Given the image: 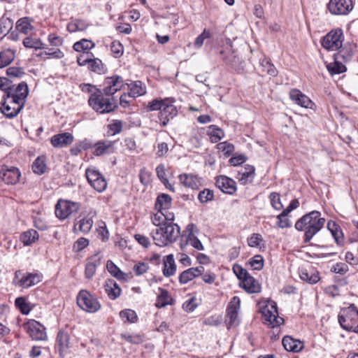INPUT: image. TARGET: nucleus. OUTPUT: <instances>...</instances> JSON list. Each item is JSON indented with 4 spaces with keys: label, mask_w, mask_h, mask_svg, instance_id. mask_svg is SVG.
Here are the masks:
<instances>
[{
    "label": "nucleus",
    "mask_w": 358,
    "mask_h": 358,
    "mask_svg": "<svg viewBox=\"0 0 358 358\" xmlns=\"http://www.w3.org/2000/svg\"><path fill=\"white\" fill-rule=\"evenodd\" d=\"M208 135L210 136V141L214 143H217L224 136V131L213 124L209 127Z\"/></svg>",
    "instance_id": "obj_41"
},
{
    "label": "nucleus",
    "mask_w": 358,
    "mask_h": 358,
    "mask_svg": "<svg viewBox=\"0 0 358 358\" xmlns=\"http://www.w3.org/2000/svg\"><path fill=\"white\" fill-rule=\"evenodd\" d=\"M259 63L263 72L273 77L278 75V71L275 66L271 62L270 59L264 57L260 59Z\"/></svg>",
    "instance_id": "obj_38"
},
{
    "label": "nucleus",
    "mask_w": 358,
    "mask_h": 358,
    "mask_svg": "<svg viewBox=\"0 0 358 358\" xmlns=\"http://www.w3.org/2000/svg\"><path fill=\"white\" fill-rule=\"evenodd\" d=\"M242 287L248 293L254 294L261 292V285L254 277L250 274L241 282Z\"/></svg>",
    "instance_id": "obj_26"
},
{
    "label": "nucleus",
    "mask_w": 358,
    "mask_h": 358,
    "mask_svg": "<svg viewBox=\"0 0 358 358\" xmlns=\"http://www.w3.org/2000/svg\"><path fill=\"white\" fill-rule=\"evenodd\" d=\"M173 99H167V101L162 106V110L159 113V119L161 122L162 127H165L168 124L170 120H172L178 114V110L173 105Z\"/></svg>",
    "instance_id": "obj_15"
},
{
    "label": "nucleus",
    "mask_w": 358,
    "mask_h": 358,
    "mask_svg": "<svg viewBox=\"0 0 358 358\" xmlns=\"http://www.w3.org/2000/svg\"><path fill=\"white\" fill-rule=\"evenodd\" d=\"M73 136L71 134L64 132L52 136L50 139L51 144L55 148H64L71 144Z\"/></svg>",
    "instance_id": "obj_24"
},
{
    "label": "nucleus",
    "mask_w": 358,
    "mask_h": 358,
    "mask_svg": "<svg viewBox=\"0 0 358 358\" xmlns=\"http://www.w3.org/2000/svg\"><path fill=\"white\" fill-rule=\"evenodd\" d=\"M344 40L342 29L332 30L326 34L322 41V45L328 50H337L342 47Z\"/></svg>",
    "instance_id": "obj_8"
},
{
    "label": "nucleus",
    "mask_w": 358,
    "mask_h": 358,
    "mask_svg": "<svg viewBox=\"0 0 358 358\" xmlns=\"http://www.w3.org/2000/svg\"><path fill=\"white\" fill-rule=\"evenodd\" d=\"M325 221L320 211L313 210L299 219L294 227L298 231H304L303 242L308 243L323 228Z\"/></svg>",
    "instance_id": "obj_1"
},
{
    "label": "nucleus",
    "mask_w": 358,
    "mask_h": 358,
    "mask_svg": "<svg viewBox=\"0 0 358 358\" xmlns=\"http://www.w3.org/2000/svg\"><path fill=\"white\" fill-rule=\"evenodd\" d=\"M24 329L32 340H47L48 336L45 327L34 320H31L24 323Z\"/></svg>",
    "instance_id": "obj_9"
},
{
    "label": "nucleus",
    "mask_w": 358,
    "mask_h": 358,
    "mask_svg": "<svg viewBox=\"0 0 358 358\" xmlns=\"http://www.w3.org/2000/svg\"><path fill=\"white\" fill-rule=\"evenodd\" d=\"M179 181L185 187L197 189L202 185V179L196 175L182 173L178 176Z\"/></svg>",
    "instance_id": "obj_21"
},
{
    "label": "nucleus",
    "mask_w": 358,
    "mask_h": 358,
    "mask_svg": "<svg viewBox=\"0 0 358 358\" xmlns=\"http://www.w3.org/2000/svg\"><path fill=\"white\" fill-rule=\"evenodd\" d=\"M250 266L255 270H261L264 266V258L262 255L254 256L249 262Z\"/></svg>",
    "instance_id": "obj_59"
},
{
    "label": "nucleus",
    "mask_w": 358,
    "mask_h": 358,
    "mask_svg": "<svg viewBox=\"0 0 358 358\" xmlns=\"http://www.w3.org/2000/svg\"><path fill=\"white\" fill-rule=\"evenodd\" d=\"M94 154L96 156H101L114 152V143L110 141H98L94 145Z\"/></svg>",
    "instance_id": "obj_32"
},
{
    "label": "nucleus",
    "mask_w": 358,
    "mask_h": 358,
    "mask_svg": "<svg viewBox=\"0 0 358 358\" xmlns=\"http://www.w3.org/2000/svg\"><path fill=\"white\" fill-rule=\"evenodd\" d=\"M15 104L17 105V108L15 106L11 107L10 105H6L5 101L2 102L0 107V110L7 118H13L22 109V103H20L19 102V103Z\"/></svg>",
    "instance_id": "obj_35"
},
{
    "label": "nucleus",
    "mask_w": 358,
    "mask_h": 358,
    "mask_svg": "<svg viewBox=\"0 0 358 358\" xmlns=\"http://www.w3.org/2000/svg\"><path fill=\"white\" fill-rule=\"evenodd\" d=\"M172 198L167 194L162 193L156 199L155 207L158 211H166L171 207Z\"/></svg>",
    "instance_id": "obj_29"
},
{
    "label": "nucleus",
    "mask_w": 358,
    "mask_h": 358,
    "mask_svg": "<svg viewBox=\"0 0 358 358\" xmlns=\"http://www.w3.org/2000/svg\"><path fill=\"white\" fill-rule=\"evenodd\" d=\"M352 51L350 48H342L341 47L340 49H338V52L335 55V57H336V59L343 60V62H346L352 58Z\"/></svg>",
    "instance_id": "obj_49"
},
{
    "label": "nucleus",
    "mask_w": 358,
    "mask_h": 358,
    "mask_svg": "<svg viewBox=\"0 0 358 358\" xmlns=\"http://www.w3.org/2000/svg\"><path fill=\"white\" fill-rule=\"evenodd\" d=\"M215 185L217 188L226 194H233L236 191V182L233 179L225 176H220L217 177L215 180Z\"/></svg>",
    "instance_id": "obj_18"
},
{
    "label": "nucleus",
    "mask_w": 358,
    "mask_h": 358,
    "mask_svg": "<svg viewBox=\"0 0 358 358\" xmlns=\"http://www.w3.org/2000/svg\"><path fill=\"white\" fill-rule=\"evenodd\" d=\"M121 338L131 344H140L143 341V338L140 334H122Z\"/></svg>",
    "instance_id": "obj_51"
},
{
    "label": "nucleus",
    "mask_w": 358,
    "mask_h": 358,
    "mask_svg": "<svg viewBox=\"0 0 358 358\" xmlns=\"http://www.w3.org/2000/svg\"><path fill=\"white\" fill-rule=\"evenodd\" d=\"M152 222L157 227H161L162 225L165 224L166 218L164 215V211H158L154 214L152 217Z\"/></svg>",
    "instance_id": "obj_57"
},
{
    "label": "nucleus",
    "mask_w": 358,
    "mask_h": 358,
    "mask_svg": "<svg viewBox=\"0 0 358 358\" xmlns=\"http://www.w3.org/2000/svg\"><path fill=\"white\" fill-rule=\"evenodd\" d=\"M176 271V265L174 261L173 255H169L165 257L164 260L163 274L165 277H170L175 274Z\"/></svg>",
    "instance_id": "obj_34"
},
{
    "label": "nucleus",
    "mask_w": 358,
    "mask_h": 358,
    "mask_svg": "<svg viewBox=\"0 0 358 358\" xmlns=\"http://www.w3.org/2000/svg\"><path fill=\"white\" fill-rule=\"evenodd\" d=\"M90 148V144L87 141H80L74 145L70 150L72 155H78L84 150Z\"/></svg>",
    "instance_id": "obj_53"
},
{
    "label": "nucleus",
    "mask_w": 358,
    "mask_h": 358,
    "mask_svg": "<svg viewBox=\"0 0 358 358\" xmlns=\"http://www.w3.org/2000/svg\"><path fill=\"white\" fill-rule=\"evenodd\" d=\"M88 69L98 74L103 73L105 71V67L102 61L98 58L92 57Z\"/></svg>",
    "instance_id": "obj_44"
},
{
    "label": "nucleus",
    "mask_w": 358,
    "mask_h": 358,
    "mask_svg": "<svg viewBox=\"0 0 358 358\" xmlns=\"http://www.w3.org/2000/svg\"><path fill=\"white\" fill-rule=\"evenodd\" d=\"M120 317L124 322L135 323L138 320V316L136 312L131 309H125L120 313Z\"/></svg>",
    "instance_id": "obj_45"
},
{
    "label": "nucleus",
    "mask_w": 358,
    "mask_h": 358,
    "mask_svg": "<svg viewBox=\"0 0 358 358\" xmlns=\"http://www.w3.org/2000/svg\"><path fill=\"white\" fill-rule=\"evenodd\" d=\"M122 122L120 120H115L113 123L108 125V134L110 136H115L122 131Z\"/></svg>",
    "instance_id": "obj_56"
},
{
    "label": "nucleus",
    "mask_w": 358,
    "mask_h": 358,
    "mask_svg": "<svg viewBox=\"0 0 358 358\" xmlns=\"http://www.w3.org/2000/svg\"><path fill=\"white\" fill-rule=\"evenodd\" d=\"M14 59V54L10 50L0 52V69L7 66Z\"/></svg>",
    "instance_id": "obj_46"
},
{
    "label": "nucleus",
    "mask_w": 358,
    "mask_h": 358,
    "mask_svg": "<svg viewBox=\"0 0 358 358\" xmlns=\"http://www.w3.org/2000/svg\"><path fill=\"white\" fill-rule=\"evenodd\" d=\"M108 271L117 280H124L126 274L122 272L111 260H108L106 263Z\"/></svg>",
    "instance_id": "obj_40"
},
{
    "label": "nucleus",
    "mask_w": 358,
    "mask_h": 358,
    "mask_svg": "<svg viewBox=\"0 0 358 358\" xmlns=\"http://www.w3.org/2000/svg\"><path fill=\"white\" fill-rule=\"evenodd\" d=\"M90 243V241L87 238L81 237L79 238L73 245V250L78 252L85 248Z\"/></svg>",
    "instance_id": "obj_58"
},
{
    "label": "nucleus",
    "mask_w": 358,
    "mask_h": 358,
    "mask_svg": "<svg viewBox=\"0 0 358 358\" xmlns=\"http://www.w3.org/2000/svg\"><path fill=\"white\" fill-rule=\"evenodd\" d=\"M13 22L7 17H2L0 20V34L8 32L12 28Z\"/></svg>",
    "instance_id": "obj_61"
},
{
    "label": "nucleus",
    "mask_w": 358,
    "mask_h": 358,
    "mask_svg": "<svg viewBox=\"0 0 358 358\" xmlns=\"http://www.w3.org/2000/svg\"><path fill=\"white\" fill-rule=\"evenodd\" d=\"M129 96L136 98L144 95L146 93L145 87L143 86L141 81L137 80L129 85Z\"/></svg>",
    "instance_id": "obj_36"
},
{
    "label": "nucleus",
    "mask_w": 358,
    "mask_h": 358,
    "mask_svg": "<svg viewBox=\"0 0 358 358\" xmlns=\"http://www.w3.org/2000/svg\"><path fill=\"white\" fill-rule=\"evenodd\" d=\"M299 276L302 280L309 284H315L320 279V273L313 268L309 269L301 268L299 271Z\"/></svg>",
    "instance_id": "obj_28"
},
{
    "label": "nucleus",
    "mask_w": 358,
    "mask_h": 358,
    "mask_svg": "<svg viewBox=\"0 0 358 358\" xmlns=\"http://www.w3.org/2000/svg\"><path fill=\"white\" fill-rule=\"evenodd\" d=\"M269 199L272 207L276 210H280L283 208L280 201V196L277 192H272L269 195Z\"/></svg>",
    "instance_id": "obj_52"
},
{
    "label": "nucleus",
    "mask_w": 358,
    "mask_h": 358,
    "mask_svg": "<svg viewBox=\"0 0 358 358\" xmlns=\"http://www.w3.org/2000/svg\"><path fill=\"white\" fill-rule=\"evenodd\" d=\"M110 50L113 56L116 58L120 57L123 53V46L118 41H113L110 45Z\"/></svg>",
    "instance_id": "obj_63"
},
{
    "label": "nucleus",
    "mask_w": 358,
    "mask_h": 358,
    "mask_svg": "<svg viewBox=\"0 0 358 358\" xmlns=\"http://www.w3.org/2000/svg\"><path fill=\"white\" fill-rule=\"evenodd\" d=\"M197 306L198 305L196 303V299L194 297H192L183 303L182 308L185 311L190 313L193 312Z\"/></svg>",
    "instance_id": "obj_64"
},
{
    "label": "nucleus",
    "mask_w": 358,
    "mask_h": 358,
    "mask_svg": "<svg viewBox=\"0 0 358 358\" xmlns=\"http://www.w3.org/2000/svg\"><path fill=\"white\" fill-rule=\"evenodd\" d=\"M240 308V299L235 296L229 302L227 308V317L226 320L228 328L238 326L239 320L238 317V312Z\"/></svg>",
    "instance_id": "obj_13"
},
{
    "label": "nucleus",
    "mask_w": 358,
    "mask_h": 358,
    "mask_svg": "<svg viewBox=\"0 0 358 358\" xmlns=\"http://www.w3.org/2000/svg\"><path fill=\"white\" fill-rule=\"evenodd\" d=\"M55 348L60 358H64L71 348L70 335L64 329L58 331L56 338Z\"/></svg>",
    "instance_id": "obj_16"
},
{
    "label": "nucleus",
    "mask_w": 358,
    "mask_h": 358,
    "mask_svg": "<svg viewBox=\"0 0 358 358\" xmlns=\"http://www.w3.org/2000/svg\"><path fill=\"white\" fill-rule=\"evenodd\" d=\"M104 287L108 296L111 300H115L119 297L122 292L118 284L113 279L107 280L105 282Z\"/></svg>",
    "instance_id": "obj_30"
},
{
    "label": "nucleus",
    "mask_w": 358,
    "mask_h": 358,
    "mask_svg": "<svg viewBox=\"0 0 358 358\" xmlns=\"http://www.w3.org/2000/svg\"><path fill=\"white\" fill-rule=\"evenodd\" d=\"M39 234L34 229L24 231V245H30L38 240Z\"/></svg>",
    "instance_id": "obj_47"
},
{
    "label": "nucleus",
    "mask_w": 358,
    "mask_h": 358,
    "mask_svg": "<svg viewBox=\"0 0 358 358\" xmlns=\"http://www.w3.org/2000/svg\"><path fill=\"white\" fill-rule=\"evenodd\" d=\"M85 175L88 182L97 192L104 191L107 187L105 178L96 170L87 169Z\"/></svg>",
    "instance_id": "obj_14"
},
{
    "label": "nucleus",
    "mask_w": 358,
    "mask_h": 358,
    "mask_svg": "<svg viewBox=\"0 0 358 358\" xmlns=\"http://www.w3.org/2000/svg\"><path fill=\"white\" fill-rule=\"evenodd\" d=\"M338 322L341 327L347 331H354L358 323V310L354 308L338 315Z\"/></svg>",
    "instance_id": "obj_11"
},
{
    "label": "nucleus",
    "mask_w": 358,
    "mask_h": 358,
    "mask_svg": "<svg viewBox=\"0 0 358 358\" xmlns=\"http://www.w3.org/2000/svg\"><path fill=\"white\" fill-rule=\"evenodd\" d=\"M167 101V99H153L152 101L148 103V105L147 106V108L150 111H154V110H161L162 108V106L165 104V103Z\"/></svg>",
    "instance_id": "obj_55"
},
{
    "label": "nucleus",
    "mask_w": 358,
    "mask_h": 358,
    "mask_svg": "<svg viewBox=\"0 0 358 358\" xmlns=\"http://www.w3.org/2000/svg\"><path fill=\"white\" fill-rule=\"evenodd\" d=\"M262 241L263 239L261 234L254 233L248 238V244L250 247L257 248Z\"/></svg>",
    "instance_id": "obj_60"
},
{
    "label": "nucleus",
    "mask_w": 358,
    "mask_h": 358,
    "mask_svg": "<svg viewBox=\"0 0 358 358\" xmlns=\"http://www.w3.org/2000/svg\"><path fill=\"white\" fill-rule=\"evenodd\" d=\"M289 98L297 105L306 108H312L314 103L306 94L297 89H292L289 92Z\"/></svg>",
    "instance_id": "obj_19"
},
{
    "label": "nucleus",
    "mask_w": 358,
    "mask_h": 358,
    "mask_svg": "<svg viewBox=\"0 0 358 358\" xmlns=\"http://www.w3.org/2000/svg\"><path fill=\"white\" fill-rule=\"evenodd\" d=\"M101 257L99 252L93 255L87 259L85 269V277L87 279H92L96 273V268L101 264Z\"/></svg>",
    "instance_id": "obj_20"
},
{
    "label": "nucleus",
    "mask_w": 358,
    "mask_h": 358,
    "mask_svg": "<svg viewBox=\"0 0 358 358\" xmlns=\"http://www.w3.org/2000/svg\"><path fill=\"white\" fill-rule=\"evenodd\" d=\"M282 343L285 349L288 352H299L304 348V345L302 341L294 339L289 336H284Z\"/></svg>",
    "instance_id": "obj_25"
},
{
    "label": "nucleus",
    "mask_w": 358,
    "mask_h": 358,
    "mask_svg": "<svg viewBox=\"0 0 358 358\" xmlns=\"http://www.w3.org/2000/svg\"><path fill=\"white\" fill-rule=\"evenodd\" d=\"M217 148L224 152V155L226 157H229L234 151V145L227 141L218 143Z\"/></svg>",
    "instance_id": "obj_54"
},
{
    "label": "nucleus",
    "mask_w": 358,
    "mask_h": 358,
    "mask_svg": "<svg viewBox=\"0 0 358 358\" xmlns=\"http://www.w3.org/2000/svg\"><path fill=\"white\" fill-rule=\"evenodd\" d=\"M149 269V265L148 263L138 262L133 267V271L136 275H141L146 273Z\"/></svg>",
    "instance_id": "obj_62"
},
{
    "label": "nucleus",
    "mask_w": 358,
    "mask_h": 358,
    "mask_svg": "<svg viewBox=\"0 0 358 358\" xmlns=\"http://www.w3.org/2000/svg\"><path fill=\"white\" fill-rule=\"evenodd\" d=\"M43 278V274L38 271L27 272L24 275V288H29L38 284L42 281Z\"/></svg>",
    "instance_id": "obj_31"
},
{
    "label": "nucleus",
    "mask_w": 358,
    "mask_h": 358,
    "mask_svg": "<svg viewBox=\"0 0 358 358\" xmlns=\"http://www.w3.org/2000/svg\"><path fill=\"white\" fill-rule=\"evenodd\" d=\"M214 199V192L210 189H204L198 194V199L201 203H206Z\"/></svg>",
    "instance_id": "obj_50"
},
{
    "label": "nucleus",
    "mask_w": 358,
    "mask_h": 358,
    "mask_svg": "<svg viewBox=\"0 0 358 358\" xmlns=\"http://www.w3.org/2000/svg\"><path fill=\"white\" fill-rule=\"evenodd\" d=\"M94 43L87 39H82L77 41L73 45V50L76 52H82L85 50H91L94 47Z\"/></svg>",
    "instance_id": "obj_43"
},
{
    "label": "nucleus",
    "mask_w": 358,
    "mask_h": 358,
    "mask_svg": "<svg viewBox=\"0 0 358 358\" xmlns=\"http://www.w3.org/2000/svg\"><path fill=\"white\" fill-rule=\"evenodd\" d=\"M103 85L104 87L101 91L105 93V96L113 97V94L124 86V80L120 76L117 75L106 77Z\"/></svg>",
    "instance_id": "obj_12"
},
{
    "label": "nucleus",
    "mask_w": 358,
    "mask_h": 358,
    "mask_svg": "<svg viewBox=\"0 0 358 358\" xmlns=\"http://www.w3.org/2000/svg\"><path fill=\"white\" fill-rule=\"evenodd\" d=\"M96 216V211L90 210L87 214L78 222L79 231L83 234L90 231L93 224V218Z\"/></svg>",
    "instance_id": "obj_27"
},
{
    "label": "nucleus",
    "mask_w": 358,
    "mask_h": 358,
    "mask_svg": "<svg viewBox=\"0 0 358 358\" xmlns=\"http://www.w3.org/2000/svg\"><path fill=\"white\" fill-rule=\"evenodd\" d=\"M32 171L34 173L42 175L45 172L46 164L43 156L38 157L31 166Z\"/></svg>",
    "instance_id": "obj_39"
},
{
    "label": "nucleus",
    "mask_w": 358,
    "mask_h": 358,
    "mask_svg": "<svg viewBox=\"0 0 358 358\" xmlns=\"http://www.w3.org/2000/svg\"><path fill=\"white\" fill-rule=\"evenodd\" d=\"M88 103L94 111L100 114L110 113L117 108L114 97L105 96L101 90L90 96Z\"/></svg>",
    "instance_id": "obj_3"
},
{
    "label": "nucleus",
    "mask_w": 358,
    "mask_h": 358,
    "mask_svg": "<svg viewBox=\"0 0 358 358\" xmlns=\"http://www.w3.org/2000/svg\"><path fill=\"white\" fill-rule=\"evenodd\" d=\"M204 267L199 266L197 267L189 268L182 271L179 275V282L180 284H187L192 279L201 275L204 273Z\"/></svg>",
    "instance_id": "obj_22"
},
{
    "label": "nucleus",
    "mask_w": 358,
    "mask_h": 358,
    "mask_svg": "<svg viewBox=\"0 0 358 358\" xmlns=\"http://www.w3.org/2000/svg\"><path fill=\"white\" fill-rule=\"evenodd\" d=\"M42 42L41 40L38 38H34L31 37H27L24 38V47L26 48H31V49H41L42 48Z\"/></svg>",
    "instance_id": "obj_48"
},
{
    "label": "nucleus",
    "mask_w": 358,
    "mask_h": 358,
    "mask_svg": "<svg viewBox=\"0 0 358 358\" xmlns=\"http://www.w3.org/2000/svg\"><path fill=\"white\" fill-rule=\"evenodd\" d=\"M77 304L83 310L94 313L101 308L96 298L86 290H81L77 296Z\"/></svg>",
    "instance_id": "obj_7"
},
{
    "label": "nucleus",
    "mask_w": 358,
    "mask_h": 358,
    "mask_svg": "<svg viewBox=\"0 0 358 358\" xmlns=\"http://www.w3.org/2000/svg\"><path fill=\"white\" fill-rule=\"evenodd\" d=\"M180 235V227L172 222L165 223L150 232L154 243L159 247L172 244L177 241Z\"/></svg>",
    "instance_id": "obj_2"
},
{
    "label": "nucleus",
    "mask_w": 358,
    "mask_h": 358,
    "mask_svg": "<svg viewBox=\"0 0 358 358\" xmlns=\"http://www.w3.org/2000/svg\"><path fill=\"white\" fill-rule=\"evenodd\" d=\"M80 203L69 200L59 199L55 208L56 217L60 220H64L73 213L78 212Z\"/></svg>",
    "instance_id": "obj_5"
},
{
    "label": "nucleus",
    "mask_w": 358,
    "mask_h": 358,
    "mask_svg": "<svg viewBox=\"0 0 358 358\" xmlns=\"http://www.w3.org/2000/svg\"><path fill=\"white\" fill-rule=\"evenodd\" d=\"M0 89L5 92L4 99L10 98L11 103H19V101L22 99V83L11 85V82L6 78H0Z\"/></svg>",
    "instance_id": "obj_6"
},
{
    "label": "nucleus",
    "mask_w": 358,
    "mask_h": 358,
    "mask_svg": "<svg viewBox=\"0 0 358 358\" xmlns=\"http://www.w3.org/2000/svg\"><path fill=\"white\" fill-rule=\"evenodd\" d=\"M352 0H330L327 8L332 15H346L353 9Z\"/></svg>",
    "instance_id": "obj_10"
},
{
    "label": "nucleus",
    "mask_w": 358,
    "mask_h": 358,
    "mask_svg": "<svg viewBox=\"0 0 358 358\" xmlns=\"http://www.w3.org/2000/svg\"><path fill=\"white\" fill-rule=\"evenodd\" d=\"M21 176L20 170L14 166L8 168L3 166L0 168V177L7 184H15Z\"/></svg>",
    "instance_id": "obj_17"
},
{
    "label": "nucleus",
    "mask_w": 358,
    "mask_h": 358,
    "mask_svg": "<svg viewBox=\"0 0 358 358\" xmlns=\"http://www.w3.org/2000/svg\"><path fill=\"white\" fill-rule=\"evenodd\" d=\"M327 69L331 75L339 74L346 71V67L342 64L340 59H336L333 63H330L327 65Z\"/></svg>",
    "instance_id": "obj_42"
},
{
    "label": "nucleus",
    "mask_w": 358,
    "mask_h": 358,
    "mask_svg": "<svg viewBox=\"0 0 358 358\" xmlns=\"http://www.w3.org/2000/svg\"><path fill=\"white\" fill-rule=\"evenodd\" d=\"M226 53L227 56L223 57L224 62L230 66L235 71H239L243 69V64L241 58L236 54L235 52L228 50L227 52L220 51V54Z\"/></svg>",
    "instance_id": "obj_23"
},
{
    "label": "nucleus",
    "mask_w": 358,
    "mask_h": 358,
    "mask_svg": "<svg viewBox=\"0 0 358 358\" xmlns=\"http://www.w3.org/2000/svg\"><path fill=\"white\" fill-rule=\"evenodd\" d=\"M264 323L271 328L280 327L284 322L283 318L278 316L277 304L274 301H268L261 308Z\"/></svg>",
    "instance_id": "obj_4"
},
{
    "label": "nucleus",
    "mask_w": 358,
    "mask_h": 358,
    "mask_svg": "<svg viewBox=\"0 0 358 358\" xmlns=\"http://www.w3.org/2000/svg\"><path fill=\"white\" fill-rule=\"evenodd\" d=\"M255 167L251 165H246L244 168V171H239L238 173V179L239 182L245 185L248 182H251L255 177Z\"/></svg>",
    "instance_id": "obj_33"
},
{
    "label": "nucleus",
    "mask_w": 358,
    "mask_h": 358,
    "mask_svg": "<svg viewBox=\"0 0 358 358\" xmlns=\"http://www.w3.org/2000/svg\"><path fill=\"white\" fill-rule=\"evenodd\" d=\"M159 290L160 292V294L157 296L155 304L157 308H163L167 305H171L173 299L169 296L168 291L162 287H159Z\"/></svg>",
    "instance_id": "obj_37"
}]
</instances>
